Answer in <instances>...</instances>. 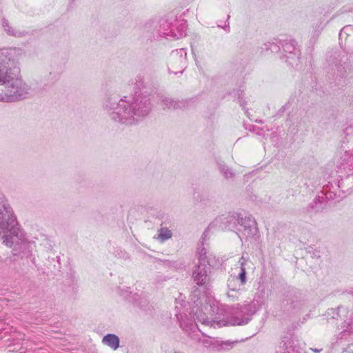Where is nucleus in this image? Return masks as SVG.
<instances>
[{
	"instance_id": "obj_1",
	"label": "nucleus",
	"mask_w": 353,
	"mask_h": 353,
	"mask_svg": "<svg viewBox=\"0 0 353 353\" xmlns=\"http://www.w3.org/2000/svg\"><path fill=\"white\" fill-rule=\"evenodd\" d=\"M102 108L112 121L132 125L138 123L149 114L152 105L148 96H125L120 99L117 96H108L104 99Z\"/></svg>"
},
{
	"instance_id": "obj_2",
	"label": "nucleus",
	"mask_w": 353,
	"mask_h": 353,
	"mask_svg": "<svg viewBox=\"0 0 353 353\" xmlns=\"http://www.w3.org/2000/svg\"><path fill=\"white\" fill-rule=\"evenodd\" d=\"M17 48L0 50V101L14 102L26 98L29 86L19 77L20 70L14 65Z\"/></svg>"
},
{
	"instance_id": "obj_3",
	"label": "nucleus",
	"mask_w": 353,
	"mask_h": 353,
	"mask_svg": "<svg viewBox=\"0 0 353 353\" xmlns=\"http://www.w3.org/2000/svg\"><path fill=\"white\" fill-rule=\"evenodd\" d=\"M3 234V243L12 247L13 255L29 257L35 247V241L19 227L16 217L4 196L0 194V234Z\"/></svg>"
},
{
	"instance_id": "obj_4",
	"label": "nucleus",
	"mask_w": 353,
	"mask_h": 353,
	"mask_svg": "<svg viewBox=\"0 0 353 353\" xmlns=\"http://www.w3.org/2000/svg\"><path fill=\"white\" fill-rule=\"evenodd\" d=\"M207 305L205 306L206 314L210 315V317L218 316L220 318L221 315L226 314L225 319H223V325H244L248 324L254 312L248 310V303L228 307L219 303L214 299L210 297L206 301Z\"/></svg>"
},
{
	"instance_id": "obj_5",
	"label": "nucleus",
	"mask_w": 353,
	"mask_h": 353,
	"mask_svg": "<svg viewBox=\"0 0 353 353\" xmlns=\"http://www.w3.org/2000/svg\"><path fill=\"white\" fill-rule=\"evenodd\" d=\"M208 298L209 297L206 296H203L204 304L201 298H198L196 301L194 300V303L196 305V307L192 309V312L194 313L195 316L193 318H192V316L189 317L186 314H176L181 327L192 339H197L196 332L199 328L195 323L196 319L205 325H212V321L209 317L210 315L205 314V306L207 305L206 301L208 302Z\"/></svg>"
},
{
	"instance_id": "obj_6",
	"label": "nucleus",
	"mask_w": 353,
	"mask_h": 353,
	"mask_svg": "<svg viewBox=\"0 0 353 353\" xmlns=\"http://www.w3.org/2000/svg\"><path fill=\"white\" fill-rule=\"evenodd\" d=\"M145 29L151 32L154 37H159L179 39L186 35L187 24L183 20L161 19L159 21L147 23Z\"/></svg>"
},
{
	"instance_id": "obj_7",
	"label": "nucleus",
	"mask_w": 353,
	"mask_h": 353,
	"mask_svg": "<svg viewBox=\"0 0 353 353\" xmlns=\"http://www.w3.org/2000/svg\"><path fill=\"white\" fill-rule=\"evenodd\" d=\"M327 319H340L342 330L336 336L335 343L341 344L343 341H350L353 339V309L349 310L343 306H339L336 309H328L325 313Z\"/></svg>"
},
{
	"instance_id": "obj_8",
	"label": "nucleus",
	"mask_w": 353,
	"mask_h": 353,
	"mask_svg": "<svg viewBox=\"0 0 353 353\" xmlns=\"http://www.w3.org/2000/svg\"><path fill=\"white\" fill-rule=\"evenodd\" d=\"M262 51L281 52V59L285 60L292 67L297 66L299 63L301 52L294 40L279 41V42L268 41L263 44Z\"/></svg>"
},
{
	"instance_id": "obj_9",
	"label": "nucleus",
	"mask_w": 353,
	"mask_h": 353,
	"mask_svg": "<svg viewBox=\"0 0 353 353\" xmlns=\"http://www.w3.org/2000/svg\"><path fill=\"white\" fill-rule=\"evenodd\" d=\"M226 226L229 230H235L239 238H252L258 233L256 222L250 216H243L241 214L234 213L228 218Z\"/></svg>"
},
{
	"instance_id": "obj_10",
	"label": "nucleus",
	"mask_w": 353,
	"mask_h": 353,
	"mask_svg": "<svg viewBox=\"0 0 353 353\" xmlns=\"http://www.w3.org/2000/svg\"><path fill=\"white\" fill-rule=\"evenodd\" d=\"M192 279L198 287L208 289L211 284L210 269L205 263H198L193 268Z\"/></svg>"
},
{
	"instance_id": "obj_11",
	"label": "nucleus",
	"mask_w": 353,
	"mask_h": 353,
	"mask_svg": "<svg viewBox=\"0 0 353 353\" xmlns=\"http://www.w3.org/2000/svg\"><path fill=\"white\" fill-rule=\"evenodd\" d=\"M187 50L185 48H180L173 50L170 54V65L176 70L174 74L182 73L187 67Z\"/></svg>"
},
{
	"instance_id": "obj_12",
	"label": "nucleus",
	"mask_w": 353,
	"mask_h": 353,
	"mask_svg": "<svg viewBox=\"0 0 353 353\" xmlns=\"http://www.w3.org/2000/svg\"><path fill=\"white\" fill-rule=\"evenodd\" d=\"M334 67L335 68H333V74L336 76V79L340 80L345 78L350 71V65L347 56L345 54L342 56L338 55L336 57Z\"/></svg>"
},
{
	"instance_id": "obj_13",
	"label": "nucleus",
	"mask_w": 353,
	"mask_h": 353,
	"mask_svg": "<svg viewBox=\"0 0 353 353\" xmlns=\"http://www.w3.org/2000/svg\"><path fill=\"white\" fill-rule=\"evenodd\" d=\"M339 37L340 46L347 52H353V25L343 27Z\"/></svg>"
},
{
	"instance_id": "obj_14",
	"label": "nucleus",
	"mask_w": 353,
	"mask_h": 353,
	"mask_svg": "<svg viewBox=\"0 0 353 353\" xmlns=\"http://www.w3.org/2000/svg\"><path fill=\"white\" fill-rule=\"evenodd\" d=\"M265 294L266 290L265 286H259L253 300L248 303V310L256 314L257 311L261 310L262 306L265 304Z\"/></svg>"
},
{
	"instance_id": "obj_15",
	"label": "nucleus",
	"mask_w": 353,
	"mask_h": 353,
	"mask_svg": "<svg viewBox=\"0 0 353 353\" xmlns=\"http://www.w3.org/2000/svg\"><path fill=\"white\" fill-rule=\"evenodd\" d=\"M322 196H317L314 200V203L316 204L317 203H321L323 200L327 201H334V202H339L341 199L340 195H337V192L336 191H332L329 188V185L326 187L324 186L322 190Z\"/></svg>"
},
{
	"instance_id": "obj_16",
	"label": "nucleus",
	"mask_w": 353,
	"mask_h": 353,
	"mask_svg": "<svg viewBox=\"0 0 353 353\" xmlns=\"http://www.w3.org/2000/svg\"><path fill=\"white\" fill-rule=\"evenodd\" d=\"M1 26L3 30L9 36L14 37H22L25 36L27 33L25 31H21L15 28L12 27L9 21L6 19H3L1 20Z\"/></svg>"
},
{
	"instance_id": "obj_17",
	"label": "nucleus",
	"mask_w": 353,
	"mask_h": 353,
	"mask_svg": "<svg viewBox=\"0 0 353 353\" xmlns=\"http://www.w3.org/2000/svg\"><path fill=\"white\" fill-rule=\"evenodd\" d=\"M161 101L165 108L172 110L183 108L187 105V101H174L168 97H161Z\"/></svg>"
},
{
	"instance_id": "obj_18",
	"label": "nucleus",
	"mask_w": 353,
	"mask_h": 353,
	"mask_svg": "<svg viewBox=\"0 0 353 353\" xmlns=\"http://www.w3.org/2000/svg\"><path fill=\"white\" fill-rule=\"evenodd\" d=\"M238 263L239 264L240 272L238 274V275L235 276V278L237 280H239L240 285L244 286V285L247 282L246 265L248 264V259H245L244 256H241L239 259Z\"/></svg>"
},
{
	"instance_id": "obj_19",
	"label": "nucleus",
	"mask_w": 353,
	"mask_h": 353,
	"mask_svg": "<svg viewBox=\"0 0 353 353\" xmlns=\"http://www.w3.org/2000/svg\"><path fill=\"white\" fill-rule=\"evenodd\" d=\"M236 343H237V341L229 340L223 341L217 339H212V349L216 351L230 350L232 348L234 345Z\"/></svg>"
},
{
	"instance_id": "obj_20",
	"label": "nucleus",
	"mask_w": 353,
	"mask_h": 353,
	"mask_svg": "<svg viewBox=\"0 0 353 353\" xmlns=\"http://www.w3.org/2000/svg\"><path fill=\"white\" fill-rule=\"evenodd\" d=\"M102 343L115 350L119 347V338L114 334H108L102 339Z\"/></svg>"
},
{
	"instance_id": "obj_21",
	"label": "nucleus",
	"mask_w": 353,
	"mask_h": 353,
	"mask_svg": "<svg viewBox=\"0 0 353 353\" xmlns=\"http://www.w3.org/2000/svg\"><path fill=\"white\" fill-rule=\"evenodd\" d=\"M304 304L302 301L298 300H292L290 303H287L285 310L292 314H296L303 310Z\"/></svg>"
},
{
	"instance_id": "obj_22",
	"label": "nucleus",
	"mask_w": 353,
	"mask_h": 353,
	"mask_svg": "<svg viewBox=\"0 0 353 353\" xmlns=\"http://www.w3.org/2000/svg\"><path fill=\"white\" fill-rule=\"evenodd\" d=\"M61 75V71L53 70L45 77L44 81L48 85H52L60 79Z\"/></svg>"
},
{
	"instance_id": "obj_23",
	"label": "nucleus",
	"mask_w": 353,
	"mask_h": 353,
	"mask_svg": "<svg viewBox=\"0 0 353 353\" xmlns=\"http://www.w3.org/2000/svg\"><path fill=\"white\" fill-rule=\"evenodd\" d=\"M285 344V353H301L299 347L296 344L295 341L290 338H284Z\"/></svg>"
},
{
	"instance_id": "obj_24",
	"label": "nucleus",
	"mask_w": 353,
	"mask_h": 353,
	"mask_svg": "<svg viewBox=\"0 0 353 353\" xmlns=\"http://www.w3.org/2000/svg\"><path fill=\"white\" fill-rule=\"evenodd\" d=\"M236 279L234 276H230L228 280V287L229 288V290H230L232 292H237L242 285H240L239 283L236 282Z\"/></svg>"
},
{
	"instance_id": "obj_25",
	"label": "nucleus",
	"mask_w": 353,
	"mask_h": 353,
	"mask_svg": "<svg viewBox=\"0 0 353 353\" xmlns=\"http://www.w3.org/2000/svg\"><path fill=\"white\" fill-rule=\"evenodd\" d=\"M208 252L203 244H201L197 249V254H198V263H205V260L207 259V256L208 255Z\"/></svg>"
},
{
	"instance_id": "obj_26",
	"label": "nucleus",
	"mask_w": 353,
	"mask_h": 353,
	"mask_svg": "<svg viewBox=\"0 0 353 353\" xmlns=\"http://www.w3.org/2000/svg\"><path fill=\"white\" fill-rule=\"evenodd\" d=\"M219 168L225 179H232L234 176V173L223 163H219Z\"/></svg>"
},
{
	"instance_id": "obj_27",
	"label": "nucleus",
	"mask_w": 353,
	"mask_h": 353,
	"mask_svg": "<svg viewBox=\"0 0 353 353\" xmlns=\"http://www.w3.org/2000/svg\"><path fill=\"white\" fill-rule=\"evenodd\" d=\"M172 232L166 228H162L159 230L158 237L161 242H163L172 237Z\"/></svg>"
},
{
	"instance_id": "obj_28",
	"label": "nucleus",
	"mask_w": 353,
	"mask_h": 353,
	"mask_svg": "<svg viewBox=\"0 0 353 353\" xmlns=\"http://www.w3.org/2000/svg\"><path fill=\"white\" fill-rule=\"evenodd\" d=\"M205 263L212 268L219 267L221 264L219 259L216 257L212 253L208 254Z\"/></svg>"
},
{
	"instance_id": "obj_29",
	"label": "nucleus",
	"mask_w": 353,
	"mask_h": 353,
	"mask_svg": "<svg viewBox=\"0 0 353 353\" xmlns=\"http://www.w3.org/2000/svg\"><path fill=\"white\" fill-rule=\"evenodd\" d=\"M132 83L139 89L142 88L144 85L143 77L141 74L137 75L132 80Z\"/></svg>"
},
{
	"instance_id": "obj_30",
	"label": "nucleus",
	"mask_w": 353,
	"mask_h": 353,
	"mask_svg": "<svg viewBox=\"0 0 353 353\" xmlns=\"http://www.w3.org/2000/svg\"><path fill=\"white\" fill-rule=\"evenodd\" d=\"M285 345V344L284 343V340L283 339L279 343V345L276 347V349H275L276 353H285V352H287Z\"/></svg>"
},
{
	"instance_id": "obj_31",
	"label": "nucleus",
	"mask_w": 353,
	"mask_h": 353,
	"mask_svg": "<svg viewBox=\"0 0 353 353\" xmlns=\"http://www.w3.org/2000/svg\"><path fill=\"white\" fill-rule=\"evenodd\" d=\"M199 341H200V339L197 336V339ZM201 343L208 348H212V339H205L201 341Z\"/></svg>"
},
{
	"instance_id": "obj_32",
	"label": "nucleus",
	"mask_w": 353,
	"mask_h": 353,
	"mask_svg": "<svg viewBox=\"0 0 353 353\" xmlns=\"http://www.w3.org/2000/svg\"><path fill=\"white\" fill-rule=\"evenodd\" d=\"M342 353H353V343L349 344Z\"/></svg>"
},
{
	"instance_id": "obj_33",
	"label": "nucleus",
	"mask_w": 353,
	"mask_h": 353,
	"mask_svg": "<svg viewBox=\"0 0 353 353\" xmlns=\"http://www.w3.org/2000/svg\"><path fill=\"white\" fill-rule=\"evenodd\" d=\"M236 292H232L230 290H229V292H228V296L229 297L232 298V299H235L237 297L236 295Z\"/></svg>"
},
{
	"instance_id": "obj_34",
	"label": "nucleus",
	"mask_w": 353,
	"mask_h": 353,
	"mask_svg": "<svg viewBox=\"0 0 353 353\" xmlns=\"http://www.w3.org/2000/svg\"><path fill=\"white\" fill-rule=\"evenodd\" d=\"M221 28H223L226 32H229L230 31L229 23L228 22V23L225 24V26L221 27Z\"/></svg>"
},
{
	"instance_id": "obj_35",
	"label": "nucleus",
	"mask_w": 353,
	"mask_h": 353,
	"mask_svg": "<svg viewBox=\"0 0 353 353\" xmlns=\"http://www.w3.org/2000/svg\"><path fill=\"white\" fill-rule=\"evenodd\" d=\"M311 350L315 353H319L322 351V349L311 348Z\"/></svg>"
},
{
	"instance_id": "obj_36",
	"label": "nucleus",
	"mask_w": 353,
	"mask_h": 353,
	"mask_svg": "<svg viewBox=\"0 0 353 353\" xmlns=\"http://www.w3.org/2000/svg\"><path fill=\"white\" fill-rule=\"evenodd\" d=\"M239 103H240L241 106H242L243 108H244L245 101H243V100H240V101H239Z\"/></svg>"
},
{
	"instance_id": "obj_37",
	"label": "nucleus",
	"mask_w": 353,
	"mask_h": 353,
	"mask_svg": "<svg viewBox=\"0 0 353 353\" xmlns=\"http://www.w3.org/2000/svg\"><path fill=\"white\" fill-rule=\"evenodd\" d=\"M307 320L306 317L303 318V320L301 321V324L304 323V322Z\"/></svg>"
},
{
	"instance_id": "obj_38",
	"label": "nucleus",
	"mask_w": 353,
	"mask_h": 353,
	"mask_svg": "<svg viewBox=\"0 0 353 353\" xmlns=\"http://www.w3.org/2000/svg\"><path fill=\"white\" fill-rule=\"evenodd\" d=\"M196 290H195V291H194V296H196Z\"/></svg>"
},
{
	"instance_id": "obj_39",
	"label": "nucleus",
	"mask_w": 353,
	"mask_h": 353,
	"mask_svg": "<svg viewBox=\"0 0 353 353\" xmlns=\"http://www.w3.org/2000/svg\"><path fill=\"white\" fill-rule=\"evenodd\" d=\"M206 232H207V230H205V232H203V235H205Z\"/></svg>"
},
{
	"instance_id": "obj_40",
	"label": "nucleus",
	"mask_w": 353,
	"mask_h": 353,
	"mask_svg": "<svg viewBox=\"0 0 353 353\" xmlns=\"http://www.w3.org/2000/svg\"><path fill=\"white\" fill-rule=\"evenodd\" d=\"M230 19V16L228 15V19H227V21H228V19Z\"/></svg>"
}]
</instances>
